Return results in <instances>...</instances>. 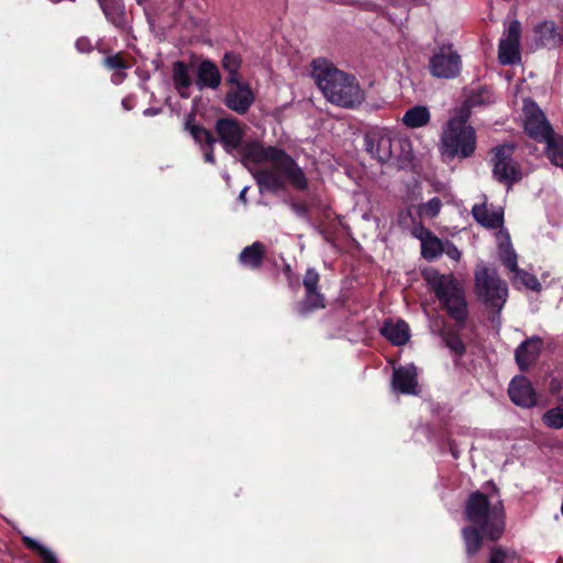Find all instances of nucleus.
Wrapping results in <instances>:
<instances>
[{
    "mask_svg": "<svg viewBox=\"0 0 563 563\" xmlns=\"http://www.w3.org/2000/svg\"><path fill=\"white\" fill-rule=\"evenodd\" d=\"M247 126L233 118H220L214 123L216 139L228 154L240 151L242 163L253 174L261 191L277 192L288 183L297 190L308 188L302 168L285 150L264 146L257 141L243 145Z\"/></svg>",
    "mask_w": 563,
    "mask_h": 563,
    "instance_id": "nucleus-1",
    "label": "nucleus"
},
{
    "mask_svg": "<svg viewBox=\"0 0 563 563\" xmlns=\"http://www.w3.org/2000/svg\"><path fill=\"white\" fill-rule=\"evenodd\" d=\"M312 77L327 100L333 104L354 109L365 99L357 79L325 59L318 58L312 62Z\"/></svg>",
    "mask_w": 563,
    "mask_h": 563,
    "instance_id": "nucleus-2",
    "label": "nucleus"
},
{
    "mask_svg": "<svg viewBox=\"0 0 563 563\" xmlns=\"http://www.w3.org/2000/svg\"><path fill=\"white\" fill-rule=\"evenodd\" d=\"M490 493H472L464 507L465 520L477 527L485 538L497 541L501 538L506 527V511L499 489L489 483Z\"/></svg>",
    "mask_w": 563,
    "mask_h": 563,
    "instance_id": "nucleus-3",
    "label": "nucleus"
},
{
    "mask_svg": "<svg viewBox=\"0 0 563 563\" xmlns=\"http://www.w3.org/2000/svg\"><path fill=\"white\" fill-rule=\"evenodd\" d=\"M424 279L449 316L463 327L468 317V306L460 280L453 274H440L437 271L424 274Z\"/></svg>",
    "mask_w": 563,
    "mask_h": 563,
    "instance_id": "nucleus-4",
    "label": "nucleus"
},
{
    "mask_svg": "<svg viewBox=\"0 0 563 563\" xmlns=\"http://www.w3.org/2000/svg\"><path fill=\"white\" fill-rule=\"evenodd\" d=\"M476 150V133L473 126L448 121L439 142V152L444 161L471 157Z\"/></svg>",
    "mask_w": 563,
    "mask_h": 563,
    "instance_id": "nucleus-5",
    "label": "nucleus"
},
{
    "mask_svg": "<svg viewBox=\"0 0 563 563\" xmlns=\"http://www.w3.org/2000/svg\"><path fill=\"white\" fill-rule=\"evenodd\" d=\"M365 150L372 157L386 163L393 157L407 158L410 142L387 129L373 128L364 136Z\"/></svg>",
    "mask_w": 563,
    "mask_h": 563,
    "instance_id": "nucleus-6",
    "label": "nucleus"
},
{
    "mask_svg": "<svg viewBox=\"0 0 563 563\" xmlns=\"http://www.w3.org/2000/svg\"><path fill=\"white\" fill-rule=\"evenodd\" d=\"M475 294L478 299L499 317L508 298L507 284L495 268L478 266L474 273Z\"/></svg>",
    "mask_w": 563,
    "mask_h": 563,
    "instance_id": "nucleus-7",
    "label": "nucleus"
},
{
    "mask_svg": "<svg viewBox=\"0 0 563 563\" xmlns=\"http://www.w3.org/2000/svg\"><path fill=\"white\" fill-rule=\"evenodd\" d=\"M514 144H501L492 148V174L496 181L510 189L523 178V170L514 157Z\"/></svg>",
    "mask_w": 563,
    "mask_h": 563,
    "instance_id": "nucleus-8",
    "label": "nucleus"
},
{
    "mask_svg": "<svg viewBox=\"0 0 563 563\" xmlns=\"http://www.w3.org/2000/svg\"><path fill=\"white\" fill-rule=\"evenodd\" d=\"M429 68L437 78H454L461 71V57L452 45H442L431 56Z\"/></svg>",
    "mask_w": 563,
    "mask_h": 563,
    "instance_id": "nucleus-9",
    "label": "nucleus"
},
{
    "mask_svg": "<svg viewBox=\"0 0 563 563\" xmlns=\"http://www.w3.org/2000/svg\"><path fill=\"white\" fill-rule=\"evenodd\" d=\"M525 119V131L529 136L537 140L538 142H548L555 134L548 122L544 113L532 100H526L523 106Z\"/></svg>",
    "mask_w": 563,
    "mask_h": 563,
    "instance_id": "nucleus-10",
    "label": "nucleus"
},
{
    "mask_svg": "<svg viewBox=\"0 0 563 563\" xmlns=\"http://www.w3.org/2000/svg\"><path fill=\"white\" fill-rule=\"evenodd\" d=\"M520 22L511 21L498 45V59L501 65H514L520 62Z\"/></svg>",
    "mask_w": 563,
    "mask_h": 563,
    "instance_id": "nucleus-11",
    "label": "nucleus"
},
{
    "mask_svg": "<svg viewBox=\"0 0 563 563\" xmlns=\"http://www.w3.org/2000/svg\"><path fill=\"white\" fill-rule=\"evenodd\" d=\"M320 275L314 268H308L306 271L302 284L305 287V299L298 307L300 314H306L316 309L325 307L324 296L319 289Z\"/></svg>",
    "mask_w": 563,
    "mask_h": 563,
    "instance_id": "nucleus-12",
    "label": "nucleus"
},
{
    "mask_svg": "<svg viewBox=\"0 0 563 563\" xmlns=\"http://www.w3.org/2000/svg\"><path fill=\"white\" fill-rule=\"evenodd\" d=\"M229 85L231 89L225 95L224 104L239 114L246 113L255 101V95L251 86L243 80Z\"/></svg>",
    "mask_w": 563,
    "mask_h": 563,
    "instance_id": "nucleus-13",
    "label": "nucleus"
},
{
    "mask_svg": "<svg viewBox=\"0 0 563 563\" xmlns=\"http://www.w3.org/2000/svg\"><path fill=\"white\" fill-rule=\"evenodd\" d=\"M508 395L514 404L523 408H531L537 404L536 391L525 376H516L509 384Z\"/></svg>",
    "mask_w": 563,
    "mask_h": 563,
    "instance_id": "nucleus-14",
    "label": "nucleus"
},
{
    "mask_svg": "<svg viewBox=\"0 0 563 563\" xmlns=\"http://www.w3.org/2000/svg\"><path fill=\"white\" fill-rule=\"evenodd\" d=\"M391 386L394 391L406 395H417L418 379L416 366L409 364L395 368L393 372Z\"/></svg>",
    "mask_w": 563,
    "mask_h": 563,
    "instance_id": "nucleus-15",
    "label": "nucleus"
},
{
    "mask_svg": "<svg viewBox=\"0 0 563 563\" xmlns=\"http://www.w3.org/2000/svg\"><path fill=\"white\" fill-rule=\"evenodd\" d=\"M195 84L200 91L217 90L221 85V74L216 63L210 59L201 60L197 66Z\"/></svg>",
    "mask_w": 563,
    "mask_h": 563,
    "instance_id": "nucleus-16",
    "label": "nucleus"
},
{
    "mask_svg": "<svg viewBox=\"0 0 563 563\" xmlns=\"http://www.w3.org/2000/svg\"><path fill=\"white\" fill-rule=\"evenodd\" d=\"M267 258V247L263 242L255 241L242 249L238 261L246 269L257 272Z\"/></svg>",
    "mask_w": 563,
    "mask_h": 563,
    "instance_id": "nucleus-17",
    "label": "nucleus"
},
{
    "mask_svg": "<svg viewBox=\"0 0 563 563\" xmlns=\"http://www.w3.org/2000/svg\"><path fill=\"white\" fill-rule=\"evenodd\" d=\"M543 342L539 336L525 340L515 351L516 362L521 371H527L539 357Z\"/></svg>",
    "mask_w": 563,
    "mask_h": 563,
    "instance_id": "nucleus-18",
    "label": "nucleus"
},
{
    "mask_svg": "<svg viewBox=\"0 0 563 563\" xmlns=\"http://www.w3.org/2000/svg\"><path fill=\"white\" fill-rule=\"evenodd\" d=\"M474 220L487 229H498L504 223V212L500 208L489 210L486 202L474 205L472 208Z\"/></svg>",
    "mask_w": 563,
    "mask_h": 563,
    "instance_id": "nucleus-19",
    "label": "nucleus"
},
{
    "mask_svg": "<svg viewBox=\"0 0 563 563\" xmlns=\"http://www.w3.org/2000/svg\"><path fill=\"white\" fill-rule=\"evenodd\" d=\"M107 20L115 27L125 30L129 25L122 0H98Z\"/></svg>",
    "mask_w": 563,
    "mask_h": 563,
    "instance_id": "nucleus-20",
    "label": "nucleus"
},
{
    "mask_svg": "<svg viewBox=\"0 0 563 563\" xmlns=\"http://www.w3.org/2000/svg\"><path fill=\"white\" fill-rule=\"evenodd\" d=\"M173 84L181 98H189V89L192 86V78L189 65L183 60L173 64Z\"/></svg>",
    "mask_w": 563,
    "mask_h": 563,
    "instance_id": "nucleus-21",
    "label": "nucleus"
},
{
    "mask_svg": "<svg viewBox=\"0 0 563 563\" xmlns=\"http://www.w3.org/2000/svg\"><path fill=\"white\" fill-rule=\"evenodd\" d=\"M538 43L544 47H556L563 45V31L554 22L544 21L536 27Z\"/></svg>",
    "mask_w": 563,
    "mask_h": 563,
    "instance_id": "nucleus-22",
    "label": "nucleus"
},
{
    "mask_svg": "<svg viewBox=\"0 0 563 563\" xmlns=\"http://www.w3.org/2000/svg\"><path fill=\"white\" fill-rule=\"evenodd\" d=\"M380 333L394 345H404L408 342L409 327L405 321L385 322L380 329Z\"/></svg>",
    "mask_w": 563,
    "mask_h": 563,
    "instance_id": "nucleus-23",
    "label": "nucleus"
},
{
    "mask_svg": "<svg viewBox=\"0 0 563 563\" xmlns=\"http://www.w3.org/2000/svg\"><path fill=\"white\" fill-rule=\"evenodd\" d=\"M194 120L195 114H188L187 121L185 123V130L190 133L195 142L199 144L200 148L208 146L209 144H216L217 139L212 132L200 124L192 123Z\"/></svg>",
    "mask_w": 563,
    "mask_h": 563,
    "instance_id": "nucleus-24",
    "label": "nucleus"
},
{
    "mask_svg": "<svg viewBox=\"0 0 563 563\" xmlns=\"http://www.w3.org/2000/svg\"><path fill=\"white\" fill-rule=\"evenodd\" d=\"M103 66L112 71L111 81L115 85L123 82L126 78V69L130 65L124 59L123 55L118 53L107 56L102 60Z\"/></svg>",
    "mask_w": 563,
    "mask_h": 563,
    "instance_id": "nucleus-25",
    "label": "nucleus"
},
{
    "mask_svg": "<svg viewBox=\"0 0 563 563\" xmlns=\"http://www.w3.org/2000/svg\"><path fill=\"white\" fill-rule=\"evenodd\" d=\"M430 118V111L426 106H415L405 112L402 123L410 129H418L427 125Z\"/></svg>",
    "mask_w": 563,
    "mask_h": 563,
    "instance_id": "nucleus-26",
    "label": "nucleus"
},
{
    "mask_svg": "<svg viewBox=\"0 0 563 563\" xmlns=\"http://www.w3.org/2000/svg\"><path fill=\"white\" fill-rule=\"evenodd\" d=\"M221 65H222V68L228 73V77H227L228 84H238L239 80H242L241 75H240L242 58L239 54L233 53V52H227L223 55Z\"/></svg>",
    "mask_w": 563,
    "mask_h": 563,
    "instance_id": "nucleus-27",
    "label": "nucleus"
},
{
    "mask_svg": "<svg viewBox=\"0 0 563 563\" xmlns=\"http://www.w3.org/2000/svg\"><path fill=\"white\" fill-rule=\"evenodd\" d=\"M465 550L468 556L475 555L482 548L483 538L485 537L482 531L475 527H465L462 530Z\"/></svg>",
    "mask_w": 563,
    "mask_h": 563,
    "instance_id": "nucleus-28",
    "label": "nucleus"
},
{
    "mask_svg": "<svg viewBox=\"0 0 563 563\" xmlns=\"http://www.w3.org/2000/svg\"><path fill=\"white\" fill-rule=\"evenodd\" d=\"M421 255L427 261H434L444 252V243L432 232L421 242Z\"/></svg>",
    "mask_w": 563,
    "mask_h": 563,
    "instance_id": "nucleus-29",
    "label": "nucleus"
},
{
    "mask_svg": "<svg viewBox=\"0 0 563 563\" xmlns=\"http://www.w3.org/2000/svg\"><path fill=\"white\" fill-rule=\"evenodd\" d=\"M547 155L552 164L563 168V136L554 135L547 142Z\"/></svg>",
    "mask_w": 563,
    "mask_h": 563,
    "instance_id": "nucleus-30",
    "label": "nucleus"
},
{
    "mask_svg": "<svg viewBox=\"0 0 563 563\" xmlns=\"http://www.w3.org/2000/svg\"><path fill=\"white\" fill-rule=\"evenodd\" d=\"M22 542L29 550L35 552L43 563H57L55 554L33 538L24 536Z\"/></svg>",
    "mask_w": 563,
    "mask_h": 563,
    "instance_id": "nucleus-31",
    "label": "nucleus"
},
{
    "mask_svg": "<svg viewBox=\"0 0 563 563\" xmlns=\"http://www.w3.org/2000/svg\"><path fill=\"white\" fill-rule=\"evenodd\" d=\"M441 336L445 345L457 356H462L465 351V344L460 335L454 331H441Z\"/></svg>",
    "mask_w": 563,
    "mask_h": 563,
    "instance_id": "nucleus-32",
    "label": "nucleus"
},
{
    "mask_svg": "<svg viewBox=\"0 0 563 563\" xmlns=\"http://www.w3.org/2000/svg\"><path fill=\"white\" fill-rule=\"evenodd\" d=\"M442 208V201L438 197H433L426 203H422L418 207V213L420 217H426L429 219H433L438 217Z\"/></svg>",
    "mask_w": 563,
    "mask_h": 563,
    "instance_id": "nucleus-33",
    "label": "nucleus"
},
{
    "mask_svg": "<svg viewBox=\"0 0 563 563\" xmlns=\"http://www.w3.org/2000/svg\"><path fill=\"white\" fill-rule=\"evenodd\" d=\"M499 258L501 263L511 272L515 273L519 269L517 264V254L514 249L508 245H501L499 249Z\"/></svg>",
    "mask_w": 563,
    "mask_h": 563,
    "instance_id": "nucleus-34",
    "label": "nucleus"
},
{
    "mask_svg": "<svg viewBox=\"0 0 563 563\" xmlns=\"http://www.w3.org/2000/svg\"><path fill=\"white\" fill-rule=\"evenodd\" d=\"M543 422L552 429L563 428V406L561 405L548 410L543 416Z\"/></svg>",
    "mask_w": 563,
    "mask_h": 563,
    "instance_id": "nucleus-35",
    "label": "nucleus"
},
{
    "mask_svg": "<svg viewBox=\"0 0 563 563\" xmlns=\"http://www.w3.org/2000/svg\"><path fill=\"white\" fill-rule=\"evenodd\" d=\"M515 279L520 280L528 289H531L533 291H540L541 290V284L539 283L538 278L527 273L522 269H518L515 273Z\"/></svg>",
    "mask_w": 563,
    "mask_h": 563,
    "instance_id": "nucleus-36",
    "label": "nucleus"
},
{
    "mask_svg": "<svg viewBox=\"0 0 563 563\" xmlns=\"http://www.w3.org/2000/svg\"><path fill=\"white\" fill-rule=\"evenodd\" d=\"M471 117V106L468 103H464L456 112V114L451 118L449 121H456L461 125L471 126L467 124L468 119Z\"/></svg>",
    "mask_w": 563,
    "mask_h": 563,
    "instance_id": "nucleus-37",
    "label": "nucleus"
},
{
    "mask_svg": "<svg viewBox=\"0 0 563 563\" xmlns=\"http://www.w3.org/2000/svg\"><path fill=\"white\" fill-rule=\"evenodd\" d=\"M451 260L459 261L461 258V252L459 249L451 242H444V252Z\"/></svg>",
    "mask_w": 563,
    "mask_h": 563,
    "instance_id": "nucleus-38",
    "label": "nucleus"
},
{
    "mask_svg": "<svg viewBox=\"0 0 563 563\" xmlns=\"http://www.w3.org/2000/svg\"><path fill=\"white\" fill-rule=\"evenodd\" d=\"M431 231L427 228H424L421 223H415L411 229V234L418 239L420 242L427 238Z\"/></svg>",
    "mask_w": 563,
    "mask_h": 563,
    "instance_id": "nucleus-39",
    "label": "nucleus"
},
{
    "mask_svg": "<svg viewBox=\"0 0 563 563\" xmlns=\"http://www.w3.org/2000/svg\"><path fill=\"white\" fill-rule=\"evenodd\" d=\"M506 552L501 548H493L488 563H505Z\"/></svg>",
    "mask_w": 563,
    "mask_h": 563,
    "instance_id": "nucleus-40",
    "label": "nucleus"
},
{
    "mask_svg": "<svg viewBox=\"0 0 563 563\" xmlns=\"http://www.w3.org/2000/svg\"><path fill=\"white\" fill-rule=\"evenodd\" d=\"M290 207H291L292 211L298 217H301V218H307L308 217L309 208L307 207V205L299 203V202H291Z\"/></svg>",
    "mask_w": 563,
    "mask_h": 563,
    "instance_id": "nucleus-41",
    "label": "nucleus"
},
{
    "mask_svg": "<svg viewBox=\"0 0 563 563\" xmlns=\"http://www.w3.org/2000/svg\"><path fill=\"white\" fill-rule=\"evenodd\" d=\"M76 48L80 53H89L92 49L91 42L87 37H80L76 41Z\"/></svg>",
    "mask_w": 563,
    "mask_h": 563,
    "instance_id": "nucleus-42",
    "label": "nucleus"
},
{
    "mask_svg": "<svg viewBox=\"0 0 563 563\" xmlns=\"http://www.w3.org/2000/svg\"><path fill=\"white\" fill-rule=\"evenodd\" d=\"M214 145L216 144H212V145H208V146H205L201 148V151L203 152V157H205V161L209 164H216V157H214Z\"/></svg>",
    "mask_w": 563,
    "mask_h": 563,
    "instance_id": "nucleus-43",
    "label": "nucleus"
},
{
    "mask_svg": "<svg viewBox=\"0 0 563 563\" xmlns=\"http://www.w3.org/2000/svg\"><path fill=\"white\" fill-rule=\"evenodd\" d=\"M550 393L556 395L562 389V384L558 378H552L549 386Z\"/></svg>",
    "mask_w": 563,
    "mask_h": 563,
    "instance_id": "nucleus-44",
    "label": "nucleus"
},
{
    "mask_svg": "<svg viewBox=\"0 0 563 563\" xmlns=\"http://www.w3.org/2000/svg\"><path fill=\"white\" fill-rule=\"evenodd\" d=\"M284 273H285V275L287 276V278L289 279V284H290V286H291V285H292V283H291L292 269H291V267H290V265H289V264H286V265L284 266Z\"/></svg>",
    "mask_w": 563,
    "mask_h": 563,
    "instance_id": "nucleus-45",
    "label": "nucleus"
},
{
    "mask_svg": "<svg viewBox=\"0 0 563 563\" xmlns=\"http://www.w3.org/2000/svg\"><path fill=\"white\" fill-rule=\"evenodd\" d=\"M247 189L249 187H244L240 195H239V200H241L243 203H246L247 202V198H246V192H247Z\"/></svg>",
    "mask_w": 563,
    "mask_h": 563,
    "instance_id": "nucleus-46",
    "label": "nucleus"
},
{
    "mask_svg": "<svg viewBox=\"0 0 563 563\" xmlns=\"http://www.w3.org/2000/svg\"><path fill=\"white\" fill-rule=\"evenodd\" d=\"M156 113H157V110L153 109V108H147L146 110H144V114L145 115H153V114H156Z\"/></svg>",
    "mask_w": 563,
    "mask_h": 563,
    "instance_id": "nucleus-47",
    "label": "nucleus"
},
{
    "mask_svg": "<svg viewBox=\"0 0 563 563\" xmlns=\"http://www.w3.org/2000/svg\"><path fill=\"white\" fill-rule=\"evenodd\" d=\"M122 106H123L126 110H130V107L128 106L126 100H123V101H122Z\"/></svg>",
    "mask_w": 563,
    "mask_h": 563,
    "instance_id": "nucleus-48",
    "label": "nucleus"
}]
</instances>
